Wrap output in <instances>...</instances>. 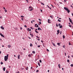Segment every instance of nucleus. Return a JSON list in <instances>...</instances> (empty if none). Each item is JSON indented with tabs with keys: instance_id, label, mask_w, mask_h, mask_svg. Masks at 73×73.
Segmentation results:
<instances>
[{
	"instance_id": "nucleus-1",
	"label": "nucleus",
	"mask_w": 73,
	"mask_h": 73,
	"mask_svg": "<svg viewBox=\"0 0 73 73\" xmlns=\"http://www.w3.org/2000/svg\"><path fill=\"white\" fill-rule=\"evenodd\" d=\"M8 56H9L8 54H7V56H5L4 60L5 61H7V60H8Z\"/></svg>"
},
{
	"instance_id": "nucleus-2",
	"label": "nucleus",
	"mask_w": 73,
	"mask_h": 73,
	"mask_svg": "<svg viewBox=\"0 0 73 73\" xmlns=\"http://www.w3.org/2000/svg\"><path fill=\"white\" fill-rule=\"evenodd\" d=\"M69 19L70 21V23H71L72 25H73V23L72 22V20L70 19V18H69Z\"/></svg>"
},
{
	"instance_id": "nucleus-3",
	"label": "nucleus",
	"mask_w": 73,
	"mask_h": 73,
	"mask_svg": "<svg viewBox=\"0 0 73 73\" xmlns=\"http://www.w3.org/2000/svg\"><path fill=\"white\" fill-rule=\"evenodd\" d=\"M35 27H37V28H38V25L37 24H36L35 25Z\"/></svg>"
},
{
	"instance_id": "nucleus-4",
	"label": "nucleus",
	"mask_w": 73,
	"mask_h": 73,
	"mask_svg": "<svg viewBox=\"0 0 73 73\" xmlns=\"http://www.w3.org/2000/svg\"><path fill=\"white\" fill-rule=\"evenodd\" d=\"M64 9L66 10V11H67L68 10V9L65 7L64 8Z\"/></svg>"
},
{
	"instance_id": "nucleus-5",
	"label": "nucleus",
	"mask_w": 73,
	"mask_h": 73,
	"mask_svg": "<svg viewBox=\"0 0 73 73\" xmlns=\"http://www.w3.org/2000/svg\"><path fill=\"white\" fill-rule=\"evenodd\" d=\"M0 35H1V36H2V37H4V35L2 34L1 33H0Z\"/></svg>"
},
{
	"instance_id": "nucleus-6",
	"label": "nucleus",
	"mask_w": 73,
	"mask_h": 73,
	"mask_svg": "<svg viewBox=\"0 0 73 73\" xmlns=\"http://www.w3.org/2000/svg\"><path fill=\"white\" fill-rule=\"evenodd\" d=\"M20 55H19L18 56V59L19 60L20 58Z\"/></svg>"
},
{
	"instance_id": "nucleus-7",
	"label": "nucleus",
	"mask_w": 73,
	"mask_h": 73,
	"mask_svg": "<svg viewBox=\"0 0 73 73\" xmlns=\"http://www.w3.org/2000/svg\"><path fill=\"white\" fill-rule=\"evenodd\" d=\"M48 23H50V19H48Z\"/></svg>"
},
{
	"instance_id": "nucleus-8",
	"label": "nucleus",
	"mask_w": 73,
	"mask_h": 73,
	"mask_svg": "<svg viewBox=\"0 0 73 73\" xmlns=\"http://www.w3.org/2000/svg\"><path fill=\"white\" fill-rule=\"evenodd\" d=\"M1 29H2L3 30H4V28L2 26H1Z\"/></svg>"
},
{
	"instance_id": "nucleus-9",
	"label": "nucleus",
	"mask_w": 73,
	"mask_h": 73,
	"mask_svg": "<svg viewBox=\"0 0 73 73\" xmlns=\"http://www.w3.org/2000/svg\"><path fill=\"white\" fill-rule=\"evenodd\" d=\"M38 64L39 65V66H40V63L39 62H38Z\"/></svg>"
},
{
	"instance_id": "nucleus-10",
	"label": "nucleus",
	"mask_w": 73,
	"mask_h": 73,
	"mask_svg": "<svg viewBox=\"0 0 73 73\" xmlns=\"http://www.w3.org/2000/svg\"><path fill=\"white\" fill-rule=\"evenodd\" d=\"M57 32H58V34H57V35H58V34L59 33H60V30H58L57 31Z\"/></svg>"
},
{
	"instance_id": "nucleus-11",
	"label": "nucleus",
	"mask_w": 73,
	"mask_h": 73,
	"mask_svg": "<svg viewBox=\"0 0 73 73\" xmlns=\"http://www.w3.org/2000/svg\"><path fill=\"white\" fill-rule=\"evenodd\" d=\"M8 47L9 48H10V47H11V46L9 44L8 46Z\"/></svg>"
},
{
	"instance_id": "nucleus-12",
	"label": "nucleus",
	"mask_w": 73,
	"mask_h": 73,
	"mask_svg": "<svg viewBox=\"0 0 73 73\" xmlns=\"http://www.w3.org/2000/svg\"><path fill=\"white\" fill-rule=\"evenodd\" d=\"M28 56L29 57H31V55L29 54L28 55Z\"/></svg>"
},
{
	"instance_id": "nucleus-13",
	"label": "nucleus",
	"mask_w": 73,
	"mask_h": 73,
	"mask_svg": "<svg viewBox=\"0 0 73 73\" xmlns=\"http://www.w3.org/2000/svg\"><path fill=\"white\" fill-rule=\"evenodd\" d=\"M29 11H33V8H32V7L31 9Z\"/></svg>"
},
{
	"instance_id": "nucleus-14",
	"label": "nucleus",
	"mask_w": 73,
	"mask_h": 73,
	"mask_svg": "<svg viewBox=\"0 0 73 73\" xmlns=\"http://www.w3.org/2000/svg\"><path fill=\"white\" fill-rule=\"evenodd\" d=\"M30 35H31V36L32 37H33V34H32V33H30Z\"/></svg>"
},
{
	"instance_id": "nucleus-15",
	"label": "nucleus",
	"mask_w": 73,
	"mask_h": 73,
	"mask_svg": "<svg viewBox=\"0 0 73 73\" xmlns=\"http://www.w3.org/2000/svg\"><path fill=\"white\" fill-rule=\"evenodd\" d=\"M26 69L27 70H28V67H27L26 68Z\"/></svg>"
},
{
	"instance_id": "nucleus-16",
	"label": "nucleus",
	"mask_w": 73,
	"mask_h": 73,
	"mask_svg": "<svg viewBox=\"0 0 73 73\" xmlns=\"http://www.w3.org/2000/svg\"><path fill=\"white\" fill-rule=\"evenodd\" d=\"M3 71H5V68L4 67V68H3Z\"/></svg>"
},
{
	"instance_id": "nucleus-17",
	"label": "nucleus",
	"mask_w": 73,
	"mask_h": 73,
	"mask_svg": "<svg viewBox=\"0 0 73 73\" xmlns=\"http://www.w3.org/2000/svg\"><path fill=\"white\" fill-rule=\"evenodd\" d=\"M62 28V26L61 25L60 26V28Z\"/></svg>"
},
{
	"instance_id": "nucleus-18",
	"label": "nucleus",
	"mask_w": 73,
	"mask_h": 73,
	"mask_svg": "<svg viewBox=\"0 0 73 73\" xmlns=\"http://www.w3.org/2000/svg\"><path fill=\"white\" fill-rule=\"evenodd\" d=\"M67 11L68 12V13H69V12H70V10H68Z\"/></svg>"
},
{
	"instance_id": "nucleus-19",
	"label": "nucleus",
	"mask_w": 73,
	"mask_h": 73,
	"mask_svg": "<svg viewBox=\"0 0 73 73\" xmlns=\"http://www.w3.org/2000/svg\"><path fill=\"white\" fill-rule=\"evenodd\" d=\"M30 46H33V45L32 44V43L30 44Z\"/></svg>"
},
{
	"instance_id": "nucleus-20",
	"label": "nucleus",
	"mask_w": 73,
	"mask_h": 73,
	"mask_svg": "<svg viewBox=\"0 0 73 73\" xmlns=\"http://www.w3.org/2000/svg\"><path fill=\"white\" fill-rule=\"evenodd\" d=\"M58 66H59V68H60V64H58Z\"/></svg>"
},
{
	"instance_id": "nucleus-21",
	"label": "nucleus",
	"mask_w": 73,
	"mask_h": 73,
	"mask_svg": "<svg viewBox=\"0 0 73 73\" xmlns=\"http://www.w3.org/2000/svg\"><path fill=\"white\" fill-rule=\"evenodd\" d=\"M58 21H59V22H61V20H59V19H58Z\"/></svg>"
},
{
	"instance_id": "nucleus-22",
	"label": "nucleus",
	"mask_w": 73,
	"mask_h": 73,
	"mask_svg": "<svg viewBox=\"0 0 73 73\" xmlns=\"http://www.w3.org/2000/svg\"><path fill=\"white\" fill-rule=\"evenodd\" d=\"M38 31H40V28L38 27Z\"/></svg>"
},
{
	"instance_id": "nucleus-23",
	"label": "nucleus",
	"mask_w": 73,
	"mask_h": 73,
	"mask_svg": "<svg viewBox=\"0 0 73 73\" xmlns=\"http://www.w3.org/2000/svg\"><path fill=\"white\" fill-rule=\"evenodd\" d=\"M39 23L38 24V25H40V24H41V22H39Z\"/></svg>"
},
{
	"instance_id": "nucleus-24",
	"label": "nucleus",
	"mask_w": 73,
	"mask_h": 73,
	"mask_svg": "<svg viewBox=\"0 0 73 73\" xmlns=\"http://www.w3.org/2000/svg\"><path fill=\"white\" fill-rule=\"evenodd\" d=\"M57 45H59V46H60V43H57Z\"/></svg>"
},
{
	"instance_id": "nucleus-25",
	"label": "nucleus",
	"mask_w": 73,
	"mask_h": 73,
	"mask_svg": "<svg viewBox=\"0 0 73 73\" xmlns=\"http://www.w3.org/2000/svg\"><path fill=\"white\" fill-rule=\"evenodd\" d=\"M41 4H42V5H45L44 4L42 3H41Z\"/></svg>"
},
{
	"instance_id": "nucleus-26",
	"label": "nucleus",
	"mask_w": 73,
	"mask_h": 73,
	"mask_svg": "<svg viewBox=\"0 0 73 73\" xmlns=\"http://www.w3.org/2000/svg\"><path fill=\"white\" fill-rule=\"evenodd\" d=\"M33 53L34 54H35V51H33Z\"/></svg>"
},
{
	"instance_id": "nucleus-27",
	"label": "nucleus",
	"mask_w": 73,
	"mask_h": 73,
	"mask_svg": "<svg viewBox=\"0 0 73 73\" xmlns=\"http://www.w3.org/2000/svg\"><path fill=\"white\" fill-rule=\"evenodd\" d=\"M35 32H36V33H38V32L36 30H35Z\"/></svg>"
},
{
	"instance_id": "nucleus-28",
	"label": "nucleus",
	"mask_w": 73,
	"mask_h": 73,
	"mask_svg": "<svg viewBox=\"0 0 73 73\" xmlns=\"http://www.w3.org/2000/svg\"><path fill=\"white\" fill-rule=\"evenodd\" d=\"M50 17H51V18H52V19H53V17H52V16H50Z\"/></svg>"
},
{
	"instance_id": "nucleus-29",
	"label": "nucleus",
	"mask_w": 73,
	"mask_h": 73,
	"mask_svg": "<svg viewBox=\"0 0 73 73\" xmlns=\"http://www.w3.org/2000/svg\"><path fill=\"white\" fill-rule=\"evenodd\" d=\"M39 62H40V63H41V62H42V61H41V60H39Z\"/></svg>"
},
{
	"instance_id": "nucleus-30",
	"label": "nucleus",
	"mask_w": 73,
	"mask_h": 73,
	"mask_svg": "<svg viewBox=\"0 0 73 73\" xmlns=\"http://www.w3.org/2000/svg\"><path fill=\"white\" fill-rule=\"evenodd\" d=\"M63 48H65V45H63Z\"/></svg>"
},
{
	"instance_id": "nucleus-31",
	"label": "nucleus",
	"mask_w": 73,
	"mask_h": 73,
	"mask_svg": "<svg viewBox=\"0 0 73 73\" xmlns=\"http://www.w3.org/2000/svg\"><path fill=\"white\" fill-rule=\"evenodd\" d=\"M61 24H58V26H59V27H60V26H61Z\"/></svg>"
},
{
	"instance_id": "nucleus-32",
	"label": "nucleus",
	"mask_w": 73,
	"mask_h": 73,
	"mask_svg": "<svg viewBox=\"0 0 73 73\" xmlns=\"http://www.w3.org/2000/svg\"><path fill=\"white\" fill-rule=\"evenodd\" d=\"M63 38H65V36L63 35Z\"/></svg>"
},
{
	"instance_id": "nucleus-33",
	"label": "nucleus",
	"mask_w": 73,
	"mask_h": 73,
	"mask_svg": "<svg viewBox=\"0 0 73 73\" xmlns=\"http://www.w3.org/2000/svg\"><path fill=\"white\" fill-rule=\"evenodd\" d=\"M67 61L68 62H69V60H67Z\"/></svg>"
},
{
	"instance_id": "nucleus-34",
	"label": "nucleus",
	"mask_w": 73,
	"mask_h": 73,
	"mask_svg": "<svg viewBox=\"0 0 73 73\" xmlns=\"http://www.w3.org/2000/svg\"><path fill=\"white\" fill-rule=\"evenodd\" d=\"M53 45H54V46H56V45H55V44H53Z\"/></svg>"
},
{
	"instance_id": "nucleus-35",
	"label": "nucleus",
	"mask_w": 73,
	"mask_h": 73,
	"mask_svg": "<svg viewBox=\"0 0 73 73\" xmlns=\"http://www.w3.org/2000/svg\"><path fill=\"white\" fill-rule=\"evenodd\" d=\"M71 66H73V64H71L70 65Z\"/></svg>"
},
{
	"instance_id": "nucleus-36",
	"label": "nucleus",
	"mask_w": 73,
	"mask_h": 73,
	"mask_svg": "<svg viewBox=\"0 0 73 73\" xmlns=\"http://www.w3.org/2000/svg\"><path fill=\"white\" fill-rule=\"evenodd\" d=\"M21 20L22 21H23L24 20V18H22Z\"/></svg>"
},
{
	"instance_id": "nucleus-37",
	"label": "nucleus",
	"mask_w": 73,
	"mask_h": 73,
	"mask_svg": "<svg viewBox=\"0 0 73 73\" xmlns=\"http://www.w3.org/2000/svg\"><path fill=\"white\" fill-rule=\"evenodd\" d=\"M1 65H3V62H1Z\"/></svg>"
},
{
	"instance_id": "nucleus-38",
	"label": "nucleus",
	"mask_w": 73,
	"mask_h": 73,
	"mask_svg": "<svg viewBox=\"0 0 73 73\" xmlns=\"http://www.w3.org/2000/svg\"><path fill=\"white\" fill-rule=\"evenodd\" d=\"M21 17H24L23 16H21Z\"/></svg>"
},
{
	"instance_id": "nucleus-39",
	"label": "nucleus",
	"mask_w": 73,
	"mask_h": 73,
	"mask_svg": "<svg viewBox=\"0 0 73 73\" xmlns=\"http://www.w3.org/2000/svg\"><path fill=\"white\" fill-rule=\"evenodd\" d=\"M5 12H7V10H5Z\"/></svg>"
},
{
	"instance_id": "nucleus-40",
	"label": "nucleus",
	"mask_w": 73,
	"mask_h": 73,
	"mask_svg": "<svg viewBox=\"0 0 73 73\" xmlns=\"http://www.w3.org/2000/svg\"><path fill=\"white\" fill-rule=\"evenodd\" d=\"M29 8L30 9H31V8H32V7L31 6H30V7H29Z\"/></svg>"
},
{
	"instance_id": "nucleus-41",
	"label": "nucleus",
	"mask_w": 73,
	"mask_h": 73,
	"mask_svg": "<svg viewBox=\"0 0 73 73\" xmlns=\"http://www.w3.org/2000/svg\"><path fill=\"white\" fill-rule=\"evenodd\" d=\"M38 70L36 71V72L37 73V72H38Z\"/></svg>"
},
{
	"instance_id": "nucleus-42",
	"label": "nucleus",
	"mask_w": 73,
	"mask_h": 73,
	"mask_svg": "<svg viewBox=\"0 0 73 73\" xmlns=\"http://www.w3.org/2000/svg\"><path fill=\"white\" fill-rule=\"evenodd\" d=\"M24 27H25L26 28H27V26L26 25H24Z\"/></svg>"
},
{
	"instance_id": "nucleus-43",
	"label": "nucleus",
	"mask_w": 73,
	"mask_h": 73,
	"mask_svg": "<svg viewBox=\"0 0 73 73\" xmlns=\"http://www.w3.org/2000/svg\"><path fill=\"white\" fill-rule=\"evenodd\" d=\"M47 52H49V50H48V49H47Z\"/></svg>"
},
{
	"instance_id": "nucleus-44",
	"label": "nucleus",
	"mask_w": 73,
	"mask_h": 73,
	"mask_svg": "<svg viewBox=\"0 0 73 73\" xmlns=\"http://www.w3.org/2000/svg\"><path fill=\"white\" fill-rule=\"evenodd\" d=\"M26 1H27V3H28V0H26Z\"/></svg>"
},
{
	"instance_id": "nucleus-45",
	"label": "nucleus",
	"mask_w": 73,
	"mask_h": 73,
	"mask_svg": "<svg viewBox=\"0 0 73 73\" xmlns=\"http://www.w3.org/2000/svg\"><path fill=\"white\" fill-rule=\"evenodd\" d=\"M37 46L38 48H40V45L38 46Z\"/></svg>"
},
{
	"instance_id": "nucleus-46",
	"label": "nucleus",
	"mask_w": 73,
	"mask_h": 73,
	"mask_svg": "<svg viewBox=\"0 0 73 73\" xmlns=\"http://www.w3.org/2000/svg\"><path fill=\"white\" fill-rule=\"evenodd\" d=\"M64 2H66V0H64Z\"/></svg>"
},
{
	"instance_id": "nucleus-47",
	"label": "nucleus",
	"mask_w": 73,
	"mask_h": 73,
	"mask_svg": "<svg viewBox=\"0 0 73 73\" xmlns=\"http://www.w3.org/2000/svg\"><path fill=\"white\" fill-rule=\"evenodd\" d=\"M2 18H3V17H2L1 16H0V19H2Z\"/></svg>"
},
{
	"instance_id": "nucleus-48",
	"label": "nucleus",
	"mask_w": 73,
	"mask_h": 73,
	"mask_svg": "<svg viewBox=\"0 0 73 73\" xmlns=\"http://www.w3.org/2000/svg\"><path fill=\"white\" fill-rule=\"evenodd\" d=\"M38 20L39 21H41V19H38Z\"/></svg>"
},
{
	"instance_id": "nucleus-49",
	"label": "nucleus",
	"mask_w": 73,
	"mask_h": 73,
	"mask_svg": "<svg viewBox=\"0 0 73 73\" xmlns=\"http://www.w3.org/2000/svg\"><path fill=\"white\" fill-rule=\"evenodd\" d=\"M28 29V31H29V28L27 29Z\"/></svg>"
},
{
	"instance_id": "nucleus-50",
	"label": "nucleus",
	"mask_w": 73,
	"mask_h": 73,
	"mask_svg": "<svg viewBox=\"0 0 73 73\" xmlns=\"http://www.w3.org/2000/svg\"><path fill=\"white\" fill-rule=\"evenodd\" d=\"M9 72L8 71H6V73H8Z\"/></svg>"
},
{
	"instance_id": "nucleus-51",
	"label": "nucleus",
	"mask_w": 73,
	"mask_h": 73,
	"mask_svg": "<svg viewBox=\"0 0 73 73\" xmlns=\"http://www.w3.org/2000/svg\"><path fill=\"white\" fill-rule=\"evenodd\" d=\"M22 29H23V28H22V27H20V29L22 30Z\"/></svg>"
},
{
	"instance_id": "nucleus-52",
	"label": "nucleus",
	"mask_w": 73,
	"mask_h": 73,
	"mask_svg": "<svg viewBox=\"0 0 73 73\" xmlns=\"http://www.w3.org/2000/svg\"><path fill=\"white\" fill-rule=\"evenodd\" d=\"M69 45H71V44H70V43L69 42Z\"/></svg>"
},
{
	"instance_id": "nucleus-53",
	"label": "nucleus",
	"mask_w": 73,
	"mask_h": 73,
	"mask_svg": "<svg viewBox=\"0 0 73 73\" xmlns=\"http://www.w3.org/2000/svg\"><path fill=\"white\" fill-rule=\"evenodd\" d=\"M70 27H72V26L71 25H70L69 26Z\"/></svg>"
},
{
	"instance_id": "nucleus-54",
	"label": "nucleus",
	"mask_w": 73,
	"mask_h": 73,
	"mask_svg": "<svg viewBox=\"0 0 73 73\" xmlns=\"http://www.w3.org/2000/svg\"><path fill=\"white\" fill-rule=\"evenodd\" d=\"M62 32V31H60V35H61V34Z\"/></svg>"
},
{
	"instance_id": "nucleus-55",
	"label": "nucleus",
	"mask_w": 73,
	"mask_h": 73,
	"mask_svg": "<svg viewBox=\"0 0 73 73\" xmlns=\"http://www.w3.org/2000/svg\"><path fill=\"white\" fill-rule=\"evenodd\" d=\"M47 6L48 7V8H50V7H49L48 5H47Z\"/></svg>"
},
{
	"instance_id": "nucleus-56",
	"label": "nucleus",
	"mask_w": 73,
	"mask_h": 73,
	"mask_svg": "<svg viewBox=\"0 0 73 73\" xmlns=\"http://www.w3.org/2000/svg\"><path fill=\"white\" fill-rule=\"evenodd\" d=\"M56 27H58V25H57V24H56Z\"/></svg>"
},
{
	"instance_id": "nucleus-57",
	"label": "nucleus",
	"mask_w": 73,
	"mask_h": 73,
	"mask_svg": "<svg viewBox=\"0 0 73 73\" xmlns=\"http://www.w3.org/2000/svg\"><path fill=\"white\" fill-rule=\"evenodd\" d=\"M68 58H70V56H68Z\"/></svg>"
},
{
	"instance_id": "nucleus-58",
	"label": "nucleus",
	"mask_w": 73,
	"mask_h": 73,
	"mask_svg": "<svg viewBox=\"0 0 73 73\" xmlns=\"http://www.w3.org/2000/svg\"><path fill=\"white\" fill-rule=\"evenodd\" d=\"M31 29H33V28H32V27H31Z\"/></svg>"
},
{
	"instance_id": "nucleus-59",
	"label": "nucleus",
	"mask_w": 73,
	"mask_h": 73,
	"mask_svg": "<svg viewBox=\"0 0 73 73\" xmlns=\"http://www.w3.org/2000/svg\"><path fill=\"white\" fill-rule=\"evenodd\" d=\"M40 11H41V12H42V10L41 9V10H40Z\"/></svg>"
},
{
	"instance_id": "nucleus-60",
	"label": "nucleus",
	"mask_w": 73,
	"mask_h": 73,
	"mask_svg": "<svg viewBox=\"0 0 73 73\" xmlns=\"http://www.w3.org/2000/svg\"><path fill=\"white\" fill-rule=\"evenodd\" d=\"M3 9H5V8L4 7H3Z\"/></svg>"
},
{
	"instance_id": "nucleus-61",
	"label": "nucleus",
	"mask_w": 73,
	"mask_h": 73,
	"mask_svg": "<svg viewBox=\"0 0 73 73\" xmlns=\"http://www.w3.org/2000/svg\"><path fill=\"white\" fill-rule=\"evenodd\" d=\"M48 72H49V70H48Z\"/></svg>"
},
{
	"instance_id": "nucleus-62",
	"label": "nucleus",
	"mask_w": 73,
	"mask_h": 73,
	"mask_svg": "<svg viewBox=\"0 0 73 73\" xmlns=\"http://www.w3.org/2000/svg\"><path fill=\"white\" fill-rule=\"evenodd\" d=\"M33 22H34V21H35V20H33Z\"/></svg>"
},
{
	"instance_id": "nucleus-63",
	"label": "nucleus",
	"mask_w": 73,
	"mask_h": 73,
	"mask_svg": "<svg viewBox=\"0 0 73 73\" xmlns=\"http://www.w3.org/2000/svg\"><path fill=\"white\" fill-rule=\"evenodd\" d=\"M35 44L36 45H37V42H35Z\"/></svg>"
},
{
	"instance_id": "nucleus-64",
	"label": "nucleus",
	"mask_w": 73,
	"mask_h": 73,
	"mask_svg": "<svg viewBox=\"0 0 73 73\" xmlns=\"http://www.w3.org/2000/svg\"><path fill=\"white\" fill-rule=\"evenodd\" d=\"M17 73H19V71H18Z\"/></svg>"
}]
</instances>
